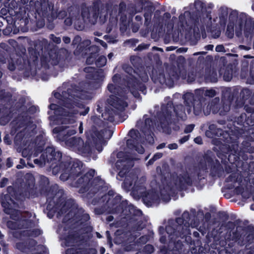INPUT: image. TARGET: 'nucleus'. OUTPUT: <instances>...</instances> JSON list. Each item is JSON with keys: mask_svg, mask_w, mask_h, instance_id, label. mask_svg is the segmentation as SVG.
Wrapping results in <instances>:
<instances>
[{"mask_svg": "<svg viewBox=\"0 0 254 254\" xmlns=\"http://www.w3.org/2000/svg\"><path fill=\"white\" fill-rule=\"evenodd\" d=\"M83 163L80 161L71 163L69 161L64 162L61 165V168L64 169V173L60 176L63 181L69 180L72 186L79 188L78 192L84 193L88 191L87 197L91 198L99 191L106 190L105 182L99 177L93 178L95 171L90 169L85 173L82 169ZM60 166L56 167L54 172L57 173L60 170Z\"/></svg>", "mask_w": 254, "mask_h": 254, "instance_id": "1", "label": "nucleus"}, {"mask_svg": "<svg viewBox=\"0 0 254 254\" xmlns=\"http://www.w3.org/2000/svg\"><path fill=\"white\" fill-rule=\"evenodd\" d=\"M25 182L23 188L15 189L12 186L6 189L7 193L1 197V205L4 213L10 215V218L17 220L19 219L16 208L24 209L26 198H30L35 193V179L31 174L25 176Z\"/></svg>", "mask_w": 254, "mask_h": 254, "instance_id": "2", "label": "nucleus"}, {"mask_svg": "<svg viewBox=\"0 0 254 254\" xmlns=\"http://www.w3.org/2000/svg\"><path fill=\"white\" fill-rule=\"evenodd\" d=\"M204 161L200 160L197 166L193 168V172L190 175L188 172L180 174L175 180L174 184L179 191L186 190L189 187L193 185L197 187L201 181L205 179L204 174L201 173V170L206 171L208 167L210 170V175L212 177H221L224 172L222 165L217 159L213 158L207 153L203 156Z\"/></svg>", "mask_w": 254, "mask_h": 254, "instance_id": "3", "label": "nucleus"}, {"mask_svg": "<svg viewBox=\"0 0 254 254\" xmlns=\"http://www.w3.org/2000/svg\"><path fill=\"white\" fill-rule=\"evenodd\" d=\"M43 49V45L40 41H34L33 47L28 48V56L26 54V48L22 45L16 48V53L12 57L4 51H0V64L5 63L7 60V68L12 71L16 68L19 70H31L33 68L36 69Z\"/></svg>", "mask_w": 254, "mask_h": 254, "instance_id": "4", "label": "nucleus"}, {"mask_svg": "<svg viewBox=\"0 0 254 254\" xmlns=\"http://www.w3.org/2000/svg\"><path fill=\"white\" fill-rule=\"evenodd\" d=\"M191 215L188 211H185L181 217L175 220L171 219L165 229L160 226L158 228L159 234L163 235L165 232L168 234L170 242L173 243L176 250H182L183 243H189L191 241L190 226L194 227V223H192Z\"/></svg>", "mask_w": 254, "mask_h": 254, "instance_id": "5", "label": "nucleus"}, {"mask_svg": "<svg viewBox=\"0 0 254 254\" xmlns=\"http://www.w3.org/2000/svg\"><path fill=\"white\" fill-rule=\"evenodd\" d=\"M225 231L224 234V240L220 241L221 248L218 251L219 254H231L237 252L235 246L243 247L247 246L254 239L253 234L248 235L241 227H237L234 222L228 221L222 224L218 230L220 235Z\"/></svg>", "mask_w": 254, "mask_h": 254, "instance_id": "6", "label": "nucleus"}, {"mask_svg": "<svg viewBox=\"0 0 254 254\" xmlns=\"http://www.w3.org/2000/svg\"><path fill=\"white\" fill-rule=\"evenodd\" d=\"M23 4L30 3L32 6L34 13H32L31 19L30 31H35L43 27L45 24V19L48 21L53 20L60 15L63 17L66 15L65 11L58 13V9L54 7L53 0H21Z\"/></svg>", "mask_w": 254, "mask_h": 254, "instance_id": "7", "label": "nucleus"}, {"mask_svg": "<svg viewBox=\"0 0 254 254\" xmlns=\"http://www.w3.org/2000/svg\"><path fill=\"white\" fill-rule=\"evenodd\" d=\"M130 60L135 69L130 65H125L124 69L127 75L124 76L123 80L131 94L135 97H137L139 96V91L146 94L147 88L144 83H146L149 78L144 67L136 63V62L139 61V58L131 56Z\"/></svg>", "mask_w": 254, "mask_h": 254, "instance_id": "8", "label": "nucleus"}, {"mask_svg": "<svg viewBox=\"0 0 254 254\" xmlns=\"http://www.w3.org/2000/svg\"><path fill=\"white\" fill-rule=\"evenodd\" d=\"M98 203H103L109 212L112 214L130 216L137 215L138 212H141L140 210H136L133 205L128 204L127 200H122L121 195H116L113 190H109L98 200L94 198L92 201L94 205Z\"/></svg>", "mask_w": 254, "mask_h": 254, "instance_id": "9", "label": "nucleus"}, {"mask_svg": "<svg viewBox=\"0 0 254 254\" xmlns=\"http://www.w3.org/2000/svg\"><path fill=\"white\" fill-rule=\"evenodd\" d=\"M61 212L59 215H62L68 213L65 215L64 221H68V223H73L77 226H82L83 230L91 232L92 227L89 225L90 219L89 214L85 213L81 207H79L73 199H67V201L61 207Z\"/></svg>", "mask_w": 254, "mask_h": 254, "instance_id": "10", "label": "nucleus"}, {"mask_svg": "<svg viewBox=\"0 0 254 254\" xmlns=\"http://www.w3.org/2000/svg\"><path fill=\"white\" fill-rule=\"evenodd\" d=\"M61 212L59 215H62L68 213L65 215L64 221H68V223H73L77 226H82L83 230L91 232L92 227L89 225L90 219L89 214L85 213L81 207H79L73 199H67V201L61 207Z\"/></svg>", "mask_w": 254, "mask_h": 254, "instance_id": "11", "label": "nucleus"}, {"mask_svg": "<svg viewBox=\"0 0 254 254\" xmlns=\"http://www.w3.org/2000/svg\"><path fill=\"white\" fill-rule=\"evenodd\" d=\"M209 129L210 131H207L206 132L207 136H210L209 133H211L217 136H219V134L221 139L224 142L232 143V152H230L227 156V161H228L234 168H238L243 166L244 162L240 159V152L238 148V139L240 134L235 133V131L229 132L228 131H224L222 129H218L217 131H216V126L214 124L210 125L209 126Z\"/></svg>", "mask_w": 254, "mask_h": 254, "instance_id": "12", "label": "nucleus"}, {"mask_svg": "<svg viewBox=\"0 0 254 254\" xmlns=\"http://www.w3.org/2000/svg\"><path fill=\"white\" fill-rule=\"evenodd\" d=\"M83 90L76 84H71L66 90H64L61 93H56L55 94L56 98L61 100V105L69 109H73L74 106H77L81 109L78 111L80 115L85 116L89 111V108L86 107L82 103H79L76 101L79 99H83L82 97Z\"/></svg>", "mask_w": 254, "mask_h": 254, "instance_id": "13", "label": "nucleus"}, {"mask_svg": "<svg viewBox=\"0 0 254 254\" xmlns=\"http://www.w3.org/2000/svg\"><path fill=\"white\" fill-rule=\"evenodd\" d=\"M200 92L194 94L188 92L184 94V104L189 107L188 110L189 113L190 112L191 108L193 107V113L195 116H199L202 111L205 115L207 116L210 114L212 107L219 102V98L215 97L209 102L207 100L203 99L200 97L202 95Z\"/></svg>", "mask_w": 254, "mask_h": 254, "instance_id": "14", "label": "nucleus"}, {"mask_svg": "<svg viewBox=\"0 0 254 254\" xmlns=\"http://www.w3.org/2000/svg\"><path fill=\"white\" fill-rule=\"evenodd\" d=\"M112 130L105 128L101 131L96 130H88L86 131V141L85 143L83 140V143L79 146L78 151L84 154H90L92 152L93 147H95L99 152L103 150L102 145H105L104 138L107 139H110L113 135Z\"/></svg>", "mask_w": 254, "mask_h": 254, "instance_id": "15", "label": "nucleus"}, {"mask_svg": "<svg viewBox=\"0 0 254 254\" xmlns=\"http://www.w3.org/2000/svg\"><path fill=\"white\" fill-rule=\"evenodd\" d=\"M195 73L193 70L190 71L187 75L186 69L183 65L178 64L177 66L172 65L166 68V73H160L157 76L158 81L162 84H166L173 86L175 81L178 80L180 77L186 79L189 82H192L195 79Z\"/></svg>", "mask_w": 254, "mask_h": 254, "instance_id": "16", "label": "nucleus"}, {"mask_svg": "<svg viewBox=\"0 0 254 254\" xmlns=\"http://www.w3.org/2000/svg\"><path fill=\"white\" fill-rule=\"evenodd\" d=\"M172 111L175 114L177 120H184L186 118L184 105L181 104L174 105L173 101H168L166 104L162 105L161 111L157 113V119L162 126H169L176 123Z\"/></svg>", "mask_w": 254, "mask_h": 254, "instance_id": "17", "label": "nucleus"}, {"mask_svg": "<svg viewBox=\"0 0 254 254\" xmlns=\"http://www.w3.org/2000/svg\"><path fill=\"white\" fill-rule=\"evenodd\" d=\"M118 160L115 163L116 168L119 171L118 175L121 178H125L122 186L129 189L132 185L134 175L131 173L127 174L134 165L133 159L126 152L119 151L117 154Z\"/></svg>", "mask_w": 254, "mask_h": 254, "instance_id": "18", "label": "nucleus"}, {"mask_svg": "<svg viewBox=\"0 0 254 254\" xmlns=\"http://www.w3.org/2000/svg\"><path fill=\"white\" fill-rule=\"evenodd\" d=\"M46 192L47 215L50 218H52L56 213L59 214L61 212V207L67 200L64 196V190H59L57 184L48 188L46 189Z\"/></svg>", "mask_w": 254, "mask_h": 254, "instance_id": "19", "label": "nucleus"}, {"mask_svg": "<svg viewBox=\"0 0 254 254\" xmlns=\"http://www.w3.org/2000/svg\"><path fill=\"white\" fill-rule=\"evenodd\" d=\"M243 107L244 109L250 115L248 116L246 113H242L236 118L233 122L231 132L235 131V133L242 134L253 129L252 127L254 126V109L248 105H244Z\"/></svg>", "mask_w": 254, "mask_h": 254, "instance_id": "20", "label": "nucleus"}, {"mask_svg": "<svg viewBox=\"0 0 254 254\" xmlns=\"http://www.w3.org/2000/svg\"><path fill=\"white\" fill-rule=\"evenodd\" d=\"M75 132L74 130L64 126H59L53 129V133L55 135L54 137L57 140L64 142L67 146L78 150L79 146L83 143V139L79 137H69Z\"/></svg>", "mask_w": 254, "mask_h": 254, "instance_id": "21", "label": "nucleus"}, {"mask_svg": "<svg viewBox=\"0 0 254 254\" xmlns=\"http://www.w3.org/2000/svg\"><path fill=\"white\" fill-rule=\"evenodd\" d=\"M42 158L44 162L50 164V167L52 169V173L55 175L61 173L62 175L64 172V168H60V170L57 173L54 172L53 169L56 167H61V165L64 162L70 161L76 162L78 160L73 161L71 158L62 159V153L60 151H56L55 148L53 146H49L46 147L45 149L42 152Z\"/></svg>", "mask_w": 254, "mask_h": 254, "instance_id": "22", "label": "nucleus"}, {"mask_svg": "<svg viewBox=\"0 0 254 254\" xmlns=\"http://www.w3.org/2000/svg\"><path fill=\"white\" fill-rule=\"evenodd\" d=\"M25 7L19 8V12L15 14L13 20L15 29L14 34H17L19 32H26L30 30L31 19L32 13H34L32 6L25 4Z\"/></svg>", "mask_w": 254, "mask_h": 254, "instance_id": "23", "label": "nucleus"}, {"mask_svg": "<svg viewBox=\"0 0 254 254\" xmlns=\"http://www.w3.org/2000/svg\"><path fill=\"white\" fill-rule=\"evenodd\" d=\"M99 48L96 45H85L84 43L79 44L74 51V55L77 56H81L85 58L86 57L87 64H92L95 63L97 58L99 56Z\"/></svg>", "mask_w": 254, "mask_h": 254, "instance_id": "24", "label": "nucleus"}, {"mask_svg": "<svg viewBox=\"0 0 254 254\" xmlns=\"http://www.w3.org/2000/svg\"><path fill=\"white\" fill-rule=\"evenodd\" d=\"M83 70L87 73L86 78L89 80L86 83L88 89L93 90L99 88L104 78L103 70L91 66L85 67Z\"/></svg>", "mask_w": 254, "mask_h": 254, "instance_id": "25", "label": "nucleus"}, {"mask_svg": "<svg viewBox=\"0 0 254 254\" xmlns=\"http://www.w3.org/2000/svg\"><path fill=\"white\" fill-rule=\"evenodd\" d=\"M46 140L42 134L37 135L34 140L31 142L27 147L23 149L22 156L30 160L31 156L37 157L42 153L45 147Z\"/></svg>", "mask_w": 254, "mask_h": 254, "instance_id": "26", "label": "nucleus"}, {"mask_svg": "<svg viewBox=\"0 0 254 254\" xmlns=\"http://www.w3.org/2000/svg\"><path fill=\"white\" fill-rule=\"evenodd\" d=\"M237 91L235 90L233 92L227 91L225 93L222 98L221 104H219V102L215 106H213L212 112L213 114L218 113L222 116L226 115L230 110L231 105L235 99L236 95L235 94H237Z\"/></svg>", "mask_w": 254, "mask_h": 254, "instance_id": "27", "label": "nucleus"}, {"mask_svg": "<svg viewBox=\"0 0 254 254\" xmlns=\"http://www.w3.org/2000/svg\"><path fill=\"white\" fill-rule=\"evenodd\" d=\"M128 135L130 138L127 140V147L130 150L136 151L139 154H143L144 149L140 145L141 135L138 130L132 128L129 130Z\"/></svg>", "mask_w": 254, "mask_h": 254, "instance_id": "28", "label": "nucleus"}, {"mask_svg": "<svg viewBox=\"0 0 254 254\" xmlns=\"http://www.w3.org/2000/svg\"><path fill=\"white\" fill-rule=\"evenodd\" d=\"M222 65L220 66L219 69V74L220 76H222L224 81H230L233 76H235L237 72V69L234 64H227L226 59L222 60Z\"/></svg>", "mask_w": 254, "mask_h": 254, "instance_id": "29", "label": "nucleus"}, {"mask_svg": "<svg viewBox=\"0 0 254 254\" xmlns=\"http://www.w3.org/2000/svg\"><path fill=\"white\" fill-rule=\"evenodd\" d=\"M63 240L64 241L65 245L69 247L73 244L84 242V236L80 234L78 230H75L70 228L66 234L64 236Z\"/></svg>", "mask_w": 254, "mask_h": 254, "instance_id": "30", "label": "nucleus"}, {"mask_svg": "<svg viewBox=\"0 0 254 254\" xmlns=\"http://www.w3.org/2000/svg\"><path fill=\"white\" fill-rule=\"evenodd\" d=\"M180 22L181 25H186L191 29L193 27H195L196 19L193 17L192 13L190 11H185L184 13H182L179 16ZM193 35L196 38H200V35L198 28H197V31H195V28L193 29Z\"/></svg>", "mask_w": 254, "mask_h": 254, "instance_id": "31", "label": "nucleus"}, {"mask_svg": "<svg viewBox=\"0 0 254 254\" xmlns=\"http://www.w3.org/2000/svg\"><path fill=\"white\" fill-rule=\"evenodd\" d=\"M235 90L237 91V94H236L235 97V109H238L240 108H242L245 104V102L251 98L252 92V91L247 88H244L242 89L241 90L239 95L238 96L239 91L238 89H234L232 92L230 91V92H233Z\"/></svg>", "mask_w": 254, "mask_h": 254, "instance_id": "32", "label": "nucleus"}, {"mask_svg": "<svg viewBox=\"0 0 254 254\" xmlns=\"http://www.w3.org/2000/svg\"><path fill=\"white\" fill-rule=\"evenodd\" d=\"M240 25L244 23V34L248 37L250 35L254 33V20L251 17H247L245 13H242L239 18Z\"/></svg>", "mask_w": 254, "mask_h": 254, "instance_id": "33", "label": "nucleus"}, {"mask_svg": "<svg viewBox=\"0 0 254 254\" xmlns=\"http://www.w3.org/2000/svg\"><path fill=\"white\" fill-rule=\"evenodd\" d=\"M221 144L219 146V149L216 152L217 157L221 160V163L226 165L227 163V157L232 152V143Z\"/></svg>", "mask_w": 254, "mask_h": 254, "instance_id": "34", "label": "nucleus"}, {"mask_svg": "<svg viewBox=\"0 0 254 254\" xmlns=\"http://www.w3.org/2000/svg\"><path fill=\"white\" fill-rule=\"evenodd\" d=\"M142 198L143 202L147 206H149L157 202L159 200V196L156 191L148 190L143 193Z\"/></svg>", "mask_w": 254, "mask_h": 254, "instance_id": "35", "label": "nucleus"}, {"mask_svg": "<svg viewBox=\"0 0 254 254\" xmlns=\"http://www.w3.org/2000/svg\"><path fill=\"white\" fill-rule=\"evenodd\" d=\"M107 102L111 106L120 111L124 110L127 106L126 101L114 95H110Z\"/></svg>", "mask_w": 254, "mask_h": 254, "instance_id": "36", "label": "nucleus"}, {"mask_svg": "<svg viewBox=\"0 0 254 254\" xmlns=\"http://www.w3.org/2000/svg\"><path fill=\"white\" fill-rule=\"evenodd\" d=\"M174 192V188L171 183H168L160 188V193L163 200L168 202L171 199L170 195Z\"/></svg>", "mask_w": 254, "mask_h": 254, "instance_id": "37", "label": "nucleus"}, {"mask_svg": "<svg viewBox=\"0 0 254 254\" xmlns=\"http://www.w3.org/2000/svg\"><path fill=\"white\" fill-rule=\"evenodd\" d=\"M204 78L206 83H215L218 81V75L216 69L210 67H206L204 75Z\"/></svg>", "mask_w": 254, "mask_h": 254, "instance_id": "38", "label": "nucleus"}, {"mask_svg": "<svg viewBox=\"0 0 254 254\" xmlns=\"http://www.w3.org/2000/svg\"><path fill=\"white\" fill-rule=\"evenodd\" d=\"M144 25L146 27L150 26L151 17L153 14V6L152 5H147L144 8Z\"/></svg>", "mask_w": 254, "mask_h": 254, "instance_id": "39", "label": "nucleus"}, {"mask_svg": "<svg viewBox=\"0 0 254 254\" xmlns=\"http://www.w3.org/2000/svg\"><path fill=\"white\" fill-rule=\"evenodd\" d=\"M199 91L200 93H202V95L200 96L201 98L203 99L207 100L209 101L210 98H213L216 95V92L215 90L211 89L204 90L203 89H196L195 91V93H197ZM210 102V101H209Z\"/></svg>", "mask_w": 254, "mask_h": 254, "instance_id": "40", "label": "nucleus"}, {"mask_svg": "<svg viewBox=\"0 0 254 254\" xmlns=\"http://www.w3.org/2000/svg\"><path fill=\"white\" fill-rule=\"evenodd\" d=\"M91 120L93 123V125L92 126L91 129L89 130H96L97 131H99L98 130L97 127H101L104 125L103 121L100 119V117H98L97 116H93L91 118ZM101 129L100 131H101Z\"/></svg>", "mask_w": 254, "mask_h": 254, "instance_id": "41", "label": "nucleus"}, {"mask_svg": "<svg viewBox=\"0 0 254 254\" xmlns=\"http://www.w3.org/2000/svg\"><path fill=\"white\" fill-rule=\"evenodd\" d=\"M4 22V23H6V26L5 28L2 29V33L3 35L8 36L10 34H14V30L15 29V26H14V23L12 24L9 23L8 22V20L5 19L3 17L1 18Z\"/></svg>", "mask_w": 254, "mask_h": 254, "instance_id": "42", "label": "nucleus"}, {"mask_svg": "<svg viewBox=\"0 0 254 254\" xmlns=\"http://www.w3.org/2000/svg\"><path fill=\"white\" fill-rule=\"evenodd\" d=\"M42 233V231L39 229H33L32 230H24L21 232V234L24 237H37Z\"/></svg>", "mask_w": 254, "mask_h": 254, "instance_id": "43", "label": "nucleus"}, {"mask_svg": "<svg viewBox=\"0 0 254 254\" xmlns=\"http://www.w3.org/2000/svg\"><path fill=\"white\" fill-rule=\"evenodd\" d=\"M116 114V112L113 110H106L102 114V117L104 120L113 123L115 121V115Z\"/></svg>", "mask_w": 254, "mask_h": 254, "instance_id": "44", "label": "nucleus"}, {"mask_svg": "<svg viewBox=\"0 0 254 254\" xmlns=\"http://www.w3.org/2000/svg\"><path fill=\"white\" fill-rule=\"evenodd\" d=\"M238 176L234 173H232L230 174L227 178H226L225 181L226 182H232V184H228L227 186V189H232L234 188L235 185L234 184L238 182Z\"/></svg>", "mask_w": 254, "mask_h": 254, "instance_id": "45", "label": "nucleus"}, {"mask_svg": "<svg viewBox=\"0 0 254 254\" xmlns=\"http://www.w3.org/2000/svg\"><path fill=\"white\" fill-rule=\"evenodd\" d=\"M6 114L2 115L0 118V124L1 126H5L8 123L12 117L11 112L10 110H8Z\"/></svg>", "mask_w": 254, "mask_h": 254, "instance_id": "46", "label": "nucleus"}, {"mask_svg": "<svg viewBox=\"0 0 254 254\" xmlns=\"http://www.w3.org/2000/svg\"><path fill=\"white\" fill-rule=\"evenodd\" d=\"M245 232H247L248 235L253 234V236H254V239L252 242L250 244H248L247 246H246V248L248 249V247H250V248H252L253 246H254V227L253 226L249 225L247 226L246 228H242Z\"/></svg>", "mask_w": 254, "mask_h": 254, "instance_id": "47", "label": "nucleus"}, {"mask_svg": "<svg viewBox=\"0 0 254 254\" xmlns=\"http://www.w3.org/2000/svg\"><path fill=\"white\" fill-rule=\"evenodd\" d=\"M66 254H83L82 247L79 246H74L70 248L67 249L65 251Z\"/></svg>", "mask_w": 254, "mask_h": 254, "instance_id": "48", "label": "nucleus"}, {"mask_svg": "<svg viewBox=\"0 0 254 254\" xmlns=\"http://www.w3.org/2000/svg\"><path fill=\"white\" fill-rule=\"evenodd\" d=\"M127 9L126 3L124 1H121L119 5V15L121 16V18H123L125 17L126 18V15L125 14Z\"/></svg>", "mask_w": 254, "mask_h": 254, "instance_id": "49", "label": "nucleus"}, {"mask_svg": "<svg viewBox=\"0 0 254 254\" xmlns=\"http://www.w3.org/2000/svg\"><path fill=\"white\" fill-rule=\"evenodd\" d=\"M90 17L89 19V23L91 24H95L96 23L97 21L98 18L99 17V12L98 11H94L92 10H91L90 11Z\"/></svg>", "mask_w": 254, "mask_h": 254, "instance_id": "50", "label": "nucleus"}, {"mask_svg": "<svg viewBox=\"0 0 254 254\" xmlns=\"http://www.w3.org/2000/svg\"><path fill=\"white\" fill-rule=\"evenodd\" d=\"M106 58L104 56H101L96 59L95 64L97 67H102L106 64Z\"/></svg>", "mask_w": 254, "mask_h": 254, "instance_id": "51", "label": "nucleus"}, {"mask_svg": "<svg viewBox=\"0 0 254 254\" xmlns=\"http://www.w3.org/2000/svg\"><path fill=\"white\" fill-rule=\"evenodd\" d=\"M226 35L229 39H232L234 37V24L229 23L227 27Z\"/></svg>", "mask_w": 254, "mask_h": 254, "instance_id": "52", "label": "nucleus"}, {"mask_svg": "<svg viewBox=\"0 0 254 254\" xmlns=\"http://www.w3.org/2000/svg\"><path fill=\"white\" fill-rule=\"evenodd\" d=\"M40 62L41 67L45 69H49L50 65L49 64V60L47 56H42L40 58Z\"/></svg>", "mask_w": 254, "mask_h": 254, "instance_id": "53", "label": "nucleus"}, {"mask_svg": "<svg viewBox=\"0 0 254 254\" xmlns=\"http://www.w3.org/2000/svg\"><path fill=\"white\" fill-rule=\"evenodd\" d=\"M90 11L91 9L90 7H88L86 8H83L81 10V16L83 19L85 21H87L89 22V19L90 17Z\"/></svg>", "mask_w": 254, "mask_h": 254, "instance_id": "54", "label": "nucleus"}, {"mask_svg": "<svg viewBox=\"0 0 254 254\" xmlns=\"http://www.w3.org/2000/svg\"><path fill=\"white\" fill-rule=\"evenodd\" d=\"M9 8H11L13 9L14 11V13L16 14L17 12H19V8H22V7H19L18 4L15 0H12L9 3Z\"/></svg>", "mask_w": 254, "mask_h": 254, "instance_id": "55", "label": "nucleus"}, {"mask_svg": "<svg viewBox=\"0 0 254 254\" xmlns=\"http://www.w3.org/2000/svg\"><path fill=\"white\" fill-rule=\"evenodd\" d=\"M16 248L22 252H25L28 250L27 243L25 241L17 243L16 244Z\"/></svg>", "mask_w": 254, "mask_h": 254, "instance_id": "56", "label": "nucleus"}, {"mask_svg": "<svg viewBox=\"0 0 254 254\" xmlns=\"http://www.w3.org/2000/svg\"><path fill=\"white\" fill-rule=\"evenodd\" d=\"M107 88L111 93L115 94V95H118L119 93V87L113 83H109L107 86Z\"/></svg>", "mask_w": 254, "mask_h": 254, "instance_id": "57", "label": "nucleus"}, {"mask_svg": "<svg viewBox=\"0 0 254 254\" xmlns=\"http://www.w3.org/2000/svg\"><path fill=\"white\" fill-rule=\"evenodd\" d=\"M83 254H97V251L94 248H82Z\"/></svg>", "mask_w": 254, "mask_h": 254, "instance_id": "58", "label": "nucleus"}, {"mask_svg": "<svg viewBox=\"0 0 254 254\" xmlns=\"http://www.w3.org/2000/svg\"><path fill=\"white\" fill-rule=\"evenodd\" d=\"M101 3V2L100 0L95 1L93 3V6L92 7H90V8L94 11L99 12Z\"/></svg>", "mask_w": 254, "mask_h": 254, "instance_id": "59", "label": "nucleus"}, {"mask_svg": "<svg viewBox=\"0 0 254 254\" xmlns=\"http://www.w3.org/2000/svg\"><path fill=\"white\" fill-rule=\"evenodd\" d=\"M25 242L27 243V247L28 250L35 247L37 244V241L32 239Z\"/></svg>", "mask_w": 254, "mask_h": 254, "instance_id": "60", "label": "nucleus"}, {"mask_svg": "<svg viewBox=\"0 0 254 254\" xmlns=\"http://www.w3.org/2000/svg\"><path fill=\"white\" fill-rule=\"evenodd\" d=\"M149 241V237L147 235L141 236L138 240L137 243L140 244H145Z\"/></svg>", "mask_w": 254, "mask_h": 254, "instance_id": "61", "label": "nucleus"}, {"mask_svg": "<svg viewBox=\"0 0 254 254\" xmlns=\"http://www.w3.org/2000/svg\"><path fill=\"white\" fill-rule=\"evenodd\" d=\"M0 47L2 49L0 51H4L6 53L10 54L9 51L10 50V48L7 44L4 43H1L0 44Z\"/></svg>", "mask_w": 254, "mask_h": 254, "instance_id": "62", "label": "nucleus"}, {"mask_svg": "<svg viewBox=\"0 0 254 254\" xmlns=\"http://www.w3.org/2000/svg\"><path fill=\"white\" fill-rule=\"evenodd\" d=\"M144 251L149 254H152L154 250V247L152 245L148 244L144 247Z\"/></svg>", "mask_w": 254, "mask_h": 254, "instance_id": "63", "label": "nucleus"}, {"mask_svg": "<svg viewBox=\"0 0 254 254\" xmlns=\"http://www.w3.org/2000/svg\"><path fill=\"white\" fill-rule=\"evenodd\" d=\"M7 227L12 230H16L17 228V224L16 222L8 221L7 222Z\"/></svg>", "mask_w": 254, "mask_h": 254, "instance_id": "64", "label": "nucleus"}]
</instances>
